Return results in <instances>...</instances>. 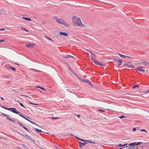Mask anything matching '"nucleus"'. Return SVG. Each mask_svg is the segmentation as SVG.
<instances>
[{"mask_svg": "<svg viewBox=\"0 0 149 149\" xmlns=\"http://www.w3.org/2000/svg\"><path fill=\"white\" fill-rule=\"evenodd\" d=\"M117 61L119 62V63L118 64V65L120 66L121 65L122 61L120 60H117Z\"/></svg>", "mask_w": 149, "mask_h": 149, "instance_id": "11", "label": "nucleus"}, {"mask_svg": "<svg viewBox=\"0 0 149 149\" xmlns=\"http://www.w3.org/2000/svg\"><path fill=\"white\" fill-rule=\"evenodd\" d=\"M142 142H137L136 143V146L139 145L140 144H142Z\"/></svg>", "mask_w": 149, "mask_h": 149, "instance_id": "24", "label": "nucleus"}, {"mask_svg": "<svg viewBox=\"0 0 149 149\" xmlns=\"http://www.w3.org/2000/svg\"><path fill=\"white\" fill-rule=\"evenodd\" d=\"M148 92H149V90H148L147 91H146V93H148Z\"/></svg>", "mask_w": 149, "mask_h": 149, "instance_id": "46", "label": "nucleus"}, {"mask_svg": "<svg viewBox=\"0 0 149 149\" xmlns=\"http://www.w3.org/2000/svg\"><path fill=\"white\" fill-rule=\"evenodd\" d=\"M149 64V63H145V64H144V65H148Z\"/></svg>", "mask_w": 149, "mask_h": 149, "instance_id": "45", "label": "nucleus"}, {"mask_svg": "<svg viewBox=\"0 0 149 149\" xmlns=\"http://www.w3.org/2000/svg\"><path fill=\"white\" fill-rule=\"evenodd\" d=\"M140 132H147L146 130L144 129H141V130Z\"/></svg>", "mask_w": 149, "mask_h": 149, "instance_id": "30", "label": "nucleus"}, {"mask_svg": "<svg viewBox=\"0 0 149 149\" xmlns=\"http://www.w3.org/2000/svg\"><path fill=\"white\" fill-rule=\"evenodd\" d=\"M1 114L3 116H5V115H6V114H5L3 113H1Z\"/></svg>", "mask_w": 149, "mask_h": 149, "instance_id": "47", "label": "nucleus"}, {"mask_svg": "<svg viewBox=\"0 0 149 149\" xmlns=\"http://www.w3.org/2000/svg\"><path fill=\"white\" fill-rule=\"evenodd\" d=\"M29 103L30 104H34V103H32V102H29Z\"/></svg>", "mask_w": 149, "mask_h": 149, "instance_id": "44", "label": "nucleus"}, {"mask_svg": "<svg viewBox=\"0 0 149 149\" xmlns=\"http://www.w3.org/2000/svg\"><path fill=\"white\" fill-rule=\"evenodd\" d=\"M36 87L40 88L45 91L46 90V89L45 88H42V87H39V86H37V87Z\"/></svg>", "mask_w": 149, "mask_h": 149, "instance_id": "22", "label": "nucleus"}, {"mask_svg": "<svg viewBox=\"0 0 149 149\" xmlns=\"http://www.w3.org/2000/svg\"><path fill=\"white\" fill-rule=\"evenodd\" d=\"M125 57H127V58H131V57H130V56H126Z\"/></svg>", "mask_w": 149, "mask_h": 149, "instance_id": "48", "label": "nucleus"}, {"mask_svg": "<svg viewBox=\"0 0 149 149\" xmlns=\"http://www.w3.org/2000/svg\"><path fill=\"white\" fill-rule=\"evenodd\" d=\"M65 58H69L70 57H73L72 56L69 55H67L65 56L64 57Z\"/></svg>", "mask_w": 149, "mask_h": 149, "instance_id": "14", "label": "nucleus"}, {"mask_svg": "<svg viewBox=\"0 0 149 149\" xmlns=\"http://www.w3.org/2000/svg\"><path fill=\"white\" fill-rule=\"evenodd\" d=\"M15 64H16L18 65H19V64H18L17 63H15Z\"/></svg>", "mask_w": 149, "mask_h": 149, "instance_id": "53", "label": "nucleus"}, {"mask_svg": "<svg viewBox=\"0 0 149 149\" xmlns=\"http://www.w3.org/2000/svg\"><path fill=\"white\" fill-rule=\"evenodd\" d=\"M18 124H19L20 125H21V126H22V127H23V125H22V124H21V123H19V122H18Z\"/></svg>", "mask_w": 149, "mask_h": 149, "instance_id": "37", "label": "nucleus"}, {"mask_svg": "<svg viewBox=\"0 0 149 149\" xmlns=\"http://www.w3.org/2000/svg\"><path fill=\"white\" fill-rule=\"evenodd\" d=\"M5 116H6V117H9L10 116V115H7V114H6L5 115Z\"/></svg>", "mask_w": 149, "mask_h": 149, "instance_id": "43", "label": "nucleus"}, {"mask_svg": "<svg viewBox=\"0 0 149 149\" xmlns=\"http://www.w3.org/2000/svg\"><path fill=\"white\" fill-rule=\"evenodd\" d=\"M5 30V29H0V31H4Z\"/></svg>", "mask_w": 149, "mask_h": 149, "instance_id": "38", "label": "nucleus"}, {"mask_svg": "<svg viewBox=\"0 0 149 149\" xmlns=\"http://www.w3.org/2000/svg\"><path fill=\"white\" fill-rule=\"evenodd\" d=\"M126 117L124 116L123 115H122L120 116L119 117V118L120 119L123 118H125Z\"/></svg>", "mask_w": 149, "mask_h": 149, "instance_id": "25", "label": "nucleus"}, {"mask_svg": "<svg viewBox=\"0 0 149 149\" xmlns=\"http://www.w3.org/2000/svg\"><path fill=\"white\" fill-rule=\"evenodd\" d=\"M71 135L72 136H73V135L72 134H71Z\"/></svg>", "mask_w": 149, "mask_h": 149, "instance_id": "57", "label": "nucleus"}, {"mask_svg": "<svg viewBox=\"0 0 149 149\" xmlns=\"http://www.w3.org/2000/svg\"><path fill=\"white\" fill-rule=\"evenodd\" d=\"M23 127L25 130H27V131H28V130H27V129L24 126H23Z\"/></svg>", "mask_w": 149, "mask_h": 149, "instance_id": "32", "label": "nucleus"}, {"mask_svg": "<svg viewBox=\"0 0 149 149\" xmlns=\"http://www.w3.org/2000/svg\"><path fill=\"white\" fill-rule=\"evenodd\" d=\"M86 143H83L81 142L79 143V146L80 147H82L83 146H84Z\"/></svg>", "mask_w": 149, "mask_h": 149, "instance_id": "10", "label": "nucleus"}, {"mask_svg": "<svg viewBox=\"0 0 149 149\" xmlns=\"http://www.w3.org/2000/svg\"><path fill=\"white\" fill-rule=\"evenodd\" d=\"M22 117L24 118L26 120H27L28 121H29L31 123H33L32 121H30L29 120V119H27V118H25V117H24V116H22Z\"/></svg>", "mask_w": 149, "mask_h": 149, "instance_id": "18", "label": "nucleus"}, {"mask_svg": "<svg viewBox=\"0 0 149 149\" xmlns=\"http://www.w3.org/2000/svg\"><path fill=\"white\" fill-rule=\"evenodd\" d=\"M136 87H138V88H139V86L138 85H135L132 88L134 89V88H136Z\"/></svg>", "mask_w": 149, "mask_h": 149, "instance_id": "20", "label": "nucleus"}, {"mask_svg": "<svg viewBox=\"0 0 149 149\" xmlns=\"http://www.w3.org/2000/svg\"><path fill=\"white\" fill-rule=\"evenodd\" d=\"M99 111H102V112H105V111L104 110H101V109L99 110Z\"/></svg>", "mask_w": 149, "mask_h": 149, "instance_id": "34", "label": "nucleus"}, {"mask_svg": "<svg viewBox=\"0 0 149 149\" xmlns=\"http://www.w3.org/2000/svg\"><path fill=\"white\" fill-rule=\"evenodd\" d=\"M143 68L142 67H139L136 68V70L139 71L144 72L145 71L144 70H143Z\"/></svg>", "mask_w": 149, "mask_h": 149, "instance_id": "6", "label": "nucleus"}, {"mask_svg": "<svg viewBox=\"0 0 149 149\" xmlns=\"http://www.w3.org/2000/svg\"><path fill=\"white\" fill-rule=\"evenodd\" d=\"M4 109L9 111H10V110L11 109V108H8L6 107H5Z\"/></svg>", "mask_w": 149, "mask_h": 149, "instance_id": "28", "label": "nucleus"}, {"mask_svg": "<svg viewBox=\"0 0 149 149\" xmlns=\"http://www.w3.org/2000/svg\"><path fill=\"white\" fill-rule=\"evenodd\" d=\"M25 45L28 47L33 48L35 45L34 44H26Z\"/></svg>", "mask_w": 149, "mask_h": 149, "instance_id": "5", "label": "nucleus"}, {"mask_svg": "<svg viewBox=\"0 0 149 149\" xmlns=\"http://www.w3.org/2000/svg\"><path fill=\"white\" fill-rule=\"evenodd\" d=\"M19 115L20 116H21L22 117V116H22V115L21 114H19Z\"/></svg>", "mask_w": 149, "mask_h": 149, "instance_id": "52", "label": "nucleus"}, {"mask_svg": "<svg viewBox=\"0 0 149 149\" xmlns=\"http://www.w3.org/2000/svg\"><path fill=\"white\" fill-rule=\"evenodd\" d=\"M54 18L56 19V22L58 23L64 25L67 27L69 26L70 24L67 23L63 19L58 18L57 17H54Z\"/></svg>", "mask_w": 149, "mask_h": 149, "instance_id": "2", "label": "nucleus"}, {"mask_svg": "<svg viewBox=\"0 0 149 149\" xmlns=\"http://www.w3.org/2000/svg\"><path fill=\"white\" fill-rule=\"evenodd\" d=\"M53 119H61V118L58 117H52L51 118Z\"/></svg>", "mask_w": 149, "mask_h": 149, "instance_id": "16", "label": "nucleus"}, {"mask_svg": "<svg viewBox=\"0 0 149 149\" xmlns=\"http://www.w3.org/2000/svg\"><path fill=\"white\" fill-rule=\"evenodd\" d=\"M4 41V40H0V43L3 42Z\"/></svg>", "mask_w": 149, "mask_h": 149, "instance_id": "36", "label": "nucleus"}, {"mask_svg": "<svg viewBox=\"0 0 149 149\" xmlns=\"http://www.w3.org/2000/svg\"><path fill=\"white\" fill-rule=\"evenodd\" d=\"M35 131L37 132H42L41 130H40L37 128L35 129Z\"/></svg>", "mask_w": 149, "mask_h": 149, "instance_id": "13", "label": "nucleus"}, {"mask_svg": "<svg viewBox=\"0 0 149 149\" xmlns=\"http://www.w3.org/2000/svg\"><path fill=\"white\" fill-rule=\"evenodd\" d=\"M86 51L88 52H89L91 53V59L94 62V61H96L95 60L96 58V56L92 52L88 51V50H86Z\"/></svg>", "mask_w": 149, "mask_h": 149, "instance_id": "3", "label": "nucleus"}, {"mask_svg": "<svg viewBox=\"0 0 149 149\" xmlns=\"http://www.w3.org/2000/svg\"><path fill=\"white\" fill-rule=\"evenodd\" d=\"M21 95L22 96H25L26 97H28V96L26 95Z\"/></svg>", "mask_w": 149, "mask_h": 149, "instance_id": "41", "label": "nucleus"}, {"mask_svg": "<svg viewBox=\"0 0 149 149\" xmlns=\"http://www.w3.org/2000/svg\"><path fill=\"white\" fill-rule=\"evenodd\" d=\"M46 38L48 40H49L52 41V42H54V40H53L52 39H51V38H49L48 37H46Z\"/></svg>", "mask_w": 149, "mask_h": 149, "instance_id": "19", "label": "nucleus"}, {"mask_svg": "<svg viewBox=\"0 0 149 149\" xmlns=\"http://www.w3.org/2000/svg\"><path fill=\"white\" fill-rule=\"evenodd\" d=\"M136 142H132L131 143H130L129 144V145L132 146H134L136 145Z\"/></svg>", "mask_w": 149, "mask_h": 149, "instance_id": "12", "label": "nucleus"}, {"mask_svg": "<svg viewBox=\"0 0 149 149\" xmlns=\"http://www.w3.org/2000/svg\"><path fill=\"white\" fill-rule=\"evenodd\" d=\"M76 116H78V117L79 118L80 116V115H76Z\"/></svg>", "mask_w": 149, "mask_h": 149, "instance_id": "50", "label": "nucleus"}, {"mask_svg": "<svg viewBox=\"0 0 149 149\" xmlns=\"http://www.w3.org/2000/svg\"><path fill=\"white\" fill-rule=\"evenodd\" d=\"M19 133L20 134H21V135H22V136H24V135H22V134H20V133Z\"/></svg>", "mask_w": 149, "mask_h": 149, "instance_id": "54", "label": "nucleus"}, {"mask_svg": "<svg viewBox=\"0 0 149 149\" xmlns=\"http://www.w3.org/2000/svg\"><path fill=\"white\" fill-rule=\"evenodd\" d=\"M9 68L14 71H15L16 70V69L13 67H10Z\"/></svg>", "mask_w": 149, "mask_h": 149, "instance_id": "23", "label": "nucleus"}, {"mask_svg": "<svg viewBox=\"0 0 149 149\" xmlns=\"http://www.w3.org/2000/svg\"><path fill=\"white\" fill-rule=\"evenodd\" d=\"M34 105H38V104H35V103H34Z\"/></svg>", "mask_w": 149, "mask_h": 149, "instance_id": "49", "label": "nucleus"}, {"mask_svg": "<svg viewBox=\"0 0 149 149\" xmlns=\"http://www.w3.org/2000/svg\"><path fill=\"white\" fill-rule=\"evenodd\" d=\"M72 20L73 25L75 26L81 27H84L86 26L84 24H82L80 19L74 15L73 16Z\"/></svg>", "mask_w": 149, "mask_h": 149, "instance_id": "1", "label": "nucleus"}, {"mask_svg": "<svg viewBox=\"0 0 149 149\" xmlns=\"http://www.w3.org/2000/svg\"><path fill=\"white\" fill-rule=\"evenodd\" d=\"M94 63L95 64H98L100 66L103 65L100 62H97L96 61H94Z\"/></svg>", "mask_w": 149, "mask_h": 149, "instance_id": "7", "label": "nucleus"}, {"mask_svg": "<svg viewBox=\"0 0 149 149\" xmlns=\"http://www.w3.org/2000/svg\"><path fill=\"white\" fill-rule=\"evenodd\" d=\"M2 107L3 108H4H4L5 107H3V106H2Z\"/></svg>", "mask_w": 149, "mask_h": 149, "instance_id": "55", "label": "nucleus"}, {"mask_svg": "<svg viewBox=\"0 0 149 149\" xmlns=\"http://www.w3.org/2000/svg\"><path fill=\"white\" fill-rule=\"evenodd\" d=\"M17 148H19L18 147H17Z\"/></svg>", "mask_w": 149, "mask_h": 149, "instance_id": "59", "label": "nucleus"}, {"mask_svg": "<svg viewBox=\"0 0 149 149\" xmlns=\"http://www.w3.org/2000/svg\"><path fill=\"white\" fill-rule=\"evenodd\" d=\"M59 33L61 35H63L66 36H68V34L64 32H60Z\"/></svg>", "mask_w": 149, "mask_h": 149, "instance_id": "8", "label": "nucleus"}, {"mask_svg": "<svg viewBox=\"0 0 149 149\" xmlns=\"http://www.w3.org/2000/svg\"><path fill=\"white\" fill-rule=\"evenodd\" d=\"M86 141L87 142H89V143H94L90 142V140H86Z\"/></svg>", "mask_w": 149, "mask_h": 149, "instance_id": "35", "label": "nucleus"}, {"mask_svg": "<svg viewBox=\"0 0 149 149\" xmlns=\"http://www.w3.org/2000/svg\"><path fill=\"white\" fill-rule=\"evenodd\" d=\"M6 118L7 119L9 120H10V121H11V122H13L14 123L15 122V120H13L7 117Z\"/></svg>", "mask_w": 149, "mask_h": 149, "instance_id": "21", "label": "nucleus"}, {"mask_svg": "<svg viewBox=\"0 0 149 149\" xmlns=\"http://www.w3.org/2000/svg\"><path fill=\"white\" fill-rule=\"evenodd\" d=\"M119 149H123V148H120Z\"/></svg>", "mask_w": 149, "mask_h": 149, "instance_id": "56", "label": "nucleus"}, {"mask_svg": "<svg viewBox=\"0 0 149 149\" xmlns=\"http://www.w3.org/2000/svg\"><path fill=\"white\" fill-rule=\"evenodd\" d=\"M75 138H76L77 139H79V140H80V139H80V138H78V137H76V136H75Z\"/></svg>", "mask_w": 149, "mask_h": 149, "instance_id": "39", "label": "nucleus"}, {"mask_svg": "<svg viewBox=\"0 0 149 149\" xmlns=\"http://www.w3.org/2000/svg\"><path fill=\"white\" fill-rule=\"evenodd\" d=\"M80 140L82 141H86V140H84V139H80Z\"/></svg>", "mask_w": 149, "mask_h": 149, "instance_id": "31", "label": "nucleus"}, {"mask_svg": "<svg viewBox=\"0 0 149 149\" xmlns=\"http://www.w3.org/2000/svg\"><path fill=\"white\" fill-rule=\"evenodd\" d=\"M11 109L10 111L11 112L17 114H19V112L17 111L16 109L15 108H11Z\"/></svg>", "mask_w": 149, "mask_h": 149, "instance_id": "4", "label": "nucleus"}, {"mask_svg": "<svg viewBox=\"0 0 149 149\" xmlns=\"http://www.w3.org/2000/svg\"><path fill=\"white\" fill-rule=\"evenodd\" d=\"M17 102H19V104H20V105L21 106H22V107H23L24 108H25V106H24L23 105V104L22 103H21V102H19V101H17Z\"/></svg>", "mask_w": 149, "mask_h": 149, "instance_id": "15", "label": "nucleus"}, {"mask_svg": "<svg viewBox=\"0 0 149 149\" xmlns=\"http://www.w3.org/2000/svg\"><path fill=\"white\" fill-rule=\"evenodd\" d=\"M1 99L2 100H4V99L2 97H0Z\"/></svg>", "mask_w": 149, "mask_h": 149, "instance_id": "42", "label": "nucleus"}, {"mask_svg": "<svg viewBox=\"0 0 149 149\" xmlns=\"http://www.w3.org/2000/svg\"><path fill=\"white\" fill-rule=\"evenodd\" d=\"M136 128H133V129H132V130L134 131V132H135L136 131Z\"/></svg>", "mask_w": 149, "mask_h": 149, "instance_id": "33", "label": "nucleus"}, {"mask_svg": "<svg viewBox=\"0 0 149 149\" xmlns=\"http://www.w3.org/2000/svg\"><path fill=\"white\" fill-rule=\"evenodd\" d=\"M118 55L121 57H125L126 56H125V55H123L120 54L119 53H118Z\"/></svg>", "mask_w": 149, "mask_h": 149, "instance_id": "17", "label": "nucleus"}, {"mask_svg": "<svg viewBox=\"0 0 149 149\" xmlns=\"http://www.w3.org/2000/svg\"><path fill=\"white\" fill-rule=\"evenodd\" d=\"M21 29H22L23 30L25 31H27L28 32H29V31H28L26 29H25V28H24L23 27H21Z\"/></svg>", "mask_w": 149, "mask_h": 149, "instance_id": "26", "label": "nucleus"}, {"mask_svg": "<svg viewBox=\"0 0 149 149\" xmlns=\"http://www.w3.org/2000/svg\"><path fill=\"white\" fill-rule=\"evenodd\" d=\"M127 144H128L127 143H125L123 145V146H126L127 145Z\"/></svg>", "mask_w": 149, "mask_h": 149, "instance_id": "40", "label": "nucleus"}, {"mask_svg": "<svg viewBox=\"0 0 149 149\" xmlns=\"http://www.w3.org/2000/svg\"><path fill=\"white\" fill-rule=\"evenodd\" d=\"M118 147H122L123 146V145H122L121 144H119L117 146Z\"/></svg>", "mask_w": 149, "mask_h": 149, "instance_id": "29", "label": "nucleus"}, {"mask_svg": "<svg viewBox=\"0 0 149 149\" xmlns=\"http://www.w3.org/2000/svg\"><path fill=\"white\" fill-rule=\"evenodd\" d=\"M22 18L23 19H25L26 20H28L29 21H31V19L30 18H26V17H22Z\"/></svg>", "mask_w": 149, "mask_h": 149, "instance_id": "9", "label": "nucleus"}, {"mask_svg": "<svg viewBox=\"0 0 149 149\" xmlns=\"http://www.w3.org/2000/svg\"><path fill=\"white\" fill-rule=\"evenodd\" d=\"M127 149H138V148H128Z\"/></svg>", "mask_w": 149, "mask_h": 149, "instance_id": "51", "label": "nucleus"}, {"mask_svg": "<svg viewBox=\"0 0 149 149\" xmlns=\"http://www.w3.org/2000/svg\"><path fill=\"white\" fill-rule=\"evenodd\" d=\"M4 109L9 111H10V110L11 109V108H8L6 107H5Z\"/></svg>", "mask_w": 149, "mask_h": 149, "instance_id": "27", "label": "nucleus"}, {"mask_svg": "<svg viewBox=\"0 0 149 149\" xmlns=\"http://www.w3.org/2000/svg\"><path fill=\"white\" fill-rule=\"evenodd\" d=\"M26 136H27V135H26Z\"/></svg>", "mask_w": 149, "mask_h": 149, "instance_id": "58", "label": "nucleus"}]
</instances>
